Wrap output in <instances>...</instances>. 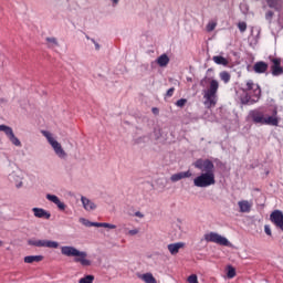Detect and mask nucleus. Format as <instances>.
<instances>
[{
	"instance_id": "1",
	"label": "nucleus",
	"mask_w": 283,
	"mask_h": 283,
	"mask_svg": "<svg viewBox=\"0 0 283 283\" xmlns=\"http://www.w3.org/2000/svg\"><path fill=\"white\" fill-rule=\"evenodd\" d=\"M193 166L201 171V174L193 179L195 187L207 189V187L216 185V166L213 161L209 159H198L195 161Z\"/></svg>"
},
{
	"instance_id": "2",
	"label": "nucleus",
	"mask_w": 283,
	"mask_h": 283,
	"mask_svg": "<svg viewBox=\"0 0 283 283\" xmlns=\"http://www.w3.org/2000/svg\"><path fill=\"white\" fill-rule=\"evenodd\" d=\"M237 94L242 105H255L262 96V88L253 80H248Z\"/></svg>"
},
{
	"instance_id": "3",
	"label": "nucleus",
	"mask_w": 283,
	"mask_h": 283,
	"mask_svg": "<svg viewBox=\"0 0 283 283\" xmlns=\"http://www.w3.org/2000/svg\"><path fill=\"white\" fill-rule=\"evenodd\" d=\"M249 116L255 125H270L272 127L280 125L277 108H256L250 111Z\"/></svg>"
},
{
	"instance_id": "4",
	"label": "nucleus",
	"mask_w": 283,
	"mask_h": 283,
	"mask_svg": "<svg viewBox=\"0 0 283 283\" xmlns=\"http://www.w3.org/2000/svg\"><path fill=\"white\" fill-rule=\"evenodd\" d=\"M209 87L208 90L203 91V105L207 109H211L218 105V90L220 87V83L218 80L208 78Z\"/></svg>"
},
{
	"instance_id": "5",
	"label": "nucleus",
	"mask_w": 283,
	"mask_h": 283,
	"mask_svg": "<svg viewBox=\"0 0 283 283\" xmlns=\"http://www.w3.org/2000/svg\"><path fill=\"white\" fill-rule=\"evenodd\" d=\"M61 253L66 258H74V262L82 266H92V261L87 259V252L80 251L71 245H64L61 247Z\"/></svg>"
},
{
	"instance_id": "6",
	"label": "nucleus",
	"mask_w": 283,
	"mask_h": 283,
	"mask_svg": "<svg viewBox=\"0 0 283 283\" xmlns=\"http://www.w3.org/2000/svg\"><path fill=\"white\" fill-rule=\"evenodd\" d=\"M41 134L44 136V138H46L48 143L51 145V147L53 148L56 156H59V158H65V156H67V154L63 149V146H61V143L54 139L52 133L48 130H41Z\"/></svg>"
},
{
	"instance_id": "7",
	"label": "nucleus",
	"mask_w": 283,
	"mask_h": 283,
	"mask_svg": "<svg viewBox=\"0 0 283 283\" xmlns=\"http://www.w3.org/2000/svg\"><path fill=\"white\" fill-rule=\"evenodd\" d=\"M206 242H213L214 244H219L220 247H229L231 243L229 240L217 232L206 233L203 235Z\"/></svg>"
},
{
	"instance_id": "8",
	"label": "nucleus",
	"mask_w": 283,
	"mask_h": 283,
	"mask_svg": "<svg viewBox=\"0 0 283 283\" xmlns=\"http://www.w3.org/2000/svg\"><path fill=\"white\" fill-rule=\"evenodd\" d=\"M29 244L30 247H38L44 249H59V242L50 240L31 239L29 240Z\"/></svg>"
},
{
	"instance_id": "9",
	"label": "nucleus",
	"mask_w": 283,
	"mask_h": 283,
	"mask_svg": "<svg viewBox=\"0 0 283 283\" xmlns=\"http://www.w3.org/2000/svg\"><path fill=\"white\" fill-rule=\"evenodd\" d=\"M272 65L270 67L272 76H282L283 67H282V59L272 57L270 59Z\"/></svg>"
},
{
	"instance_id": "10",
	"label": "nucleus",
	"mask_w": 283,
	"mask_h": 283,
	"mask_svg": "<svg viewBox=\"0 0 283 283\" xmlns=\"http://www.w3.org/2000/svg\"><path fill=\"white\" fill-rule=\"evenodd\" d=\"M270 221L276 229H280V231H283V212L282 210H274L270 214Z\"/></svg>"
},
{
	"instance_id": "11",
	"label": "nucleus",
	"mask_w": 283,
	"mask_h": 283,
	"mask_svg": "<svg viewBox=\"0 0 283 283\" xmlns=\"http://www.w3.org/2000/svg\"><path fill=\"white\" fill-rule=\"evenodd\" d=\"M253 71L255 72V74H266V72L269 71V64L264 61H259L254 63Z\"/></svg>"
},
{
	"instance_id": "12",
	"label": "nucleus",
	"mask_w": 283,
	"mask_h": 283,
	"mask_svg": "<svg viewBox=\"0 0 283 283\" xmlns=\"http://www.w3.org/2000/svg\"><path fill=\"white\" fill-rule=\"evenodd\" d=\"M191 176H193L191 174V170L181 171V172L171 175L170 180L171 182H178L180 180H184V178H191Z\"/></svg>"
},
{
	"instance_id": "13",
	"label": "nucleus",
	"mask_w": 283,
	"mask_h": 283,
	"mask_svg": "<svg viewBox=\"0 0 283 283\" xmlns=\"http://www.w3.org/2000/svg\"><path fill=\"white\" fill-rule=\"evenodd\" d=\"M46 199H49L50 202H53L54 205H56L60 211H65L67 206H65V203H63V201H61V199H59L56 195H46Z\"/></svg>"
},
{
	"instance_id": "14",
	"label": "nucleus",
	"mask_w": 283,
	"mask_h": 283,
	"mask_svg": "<svg viewBox=\"0 0 283 283\" xmlns=\"http://www.w3.org/2000/svg\"><path fill=\"white\" fill-rule=\"evenodd\" d=\"M180 249H185L184 242L168 244V251L171 255H178V253H180Z\"/></svg>"
},
{
	"instance_id": "15",
	"label": "nucleus",
	"mask_w": 283,
	"mask_h": 283,
	"mask_svg": "<svg viewBox=\"0 0 283 283\" xmlns=\"http://www.w3.org/2000/svg\"><path fill=\"white\" fill-rule=\"evenodd\" d=\"M240 213H250L251 208L253 207V203L250 202L249 200H241L238 202Z\"/></svg>"
},
{
	"instance_id": "16",
	"label": "nucleus",
	"mask_w": 283,
	"mask_h": 283,
	"mask_svg": "<svg viewBox=\"0 0 283 283\" xmlns=\"http://www.w3.org/2000/svg\"><path fill=\"white\" fill-rule=\"evenodd\" d=\"M32 212L35 218H44L45 220H50V218H52V214H50V212H48L43 208H33Z\"/></svg>"
},
{
	"instance_id": "17",
	"label": "nucleus",
	"mask_w": 283,
	"mask_h": 283,
	"mask_svg": "<svg viewBox=\"0 0 283 283\" xmlns=\"http://www.w3.org/2000/svg\"><path fill=\"white\" fill-rule=\"evenodd\" d=\"M81 200L85 211H94V209H96V203L93 202L92 200L85 197H82Z\"/></svg>"
},
{
	"instance_id": "18",
	"label": "nucleus",
	"mask_w": 283,
	"mask_h": 283,
	"mask_svg": "<svg viewBox=\"0 0 283 283\" xmlns=\"http://www.w3.org/2000/svg\"><path fill=\"white\" fill-rule=\"evenodd\" d=\"M159 67H167L169 65V56L167 54H161L157 60Z\"/></svg>"
},
{
	"instance_id": "19",
	"label": "nucleus",
	"mask_w": 283,
	"mask_h": 283,
	"mask_svg": "<svg viewBox=\"0 0 283 283\" xmlns=\"http://www.w3.org/2000/svg\"><path fill=\"white\" fill-rule=\"evenodd\" d=\"M212 61L217 64V65H223L224 67H227V65H229V60H227L224 56L222 55H214L212 57Z\"/></svg>"
},
{
	"instance_id": "20",
	"label": "nucleus",
	"mask_w": 283,
	"mask_h": 283,
	"mask_svg": "<svg viewBox=\"0 0 283 283\" xmlns=\"http://www.w3.org/2000/svg\"><path fill=\"white\" fill-rule=\"evenodd\" d=\"M25 264H33V262H43V255H28L24 258Z\"/></svg>"
},
{
	"instance_id": "21",
	"label": "nucleus",
	"mask_w": 283,
	"mask_h": 283,
	"mask_svg": "<svg viewBox=\"0 0 283 283\" xmlns=\"http://www.w3.org/2000/svg\"><path fill=\"white\" fill-rule=\"evenodd\" d=\"M269 8H273L274 10H281L283 0H265Z\"/></svg>"
},
{
	"instance_id": "22",
	"label": "nucleus",
	"mask_w": 283,
	"mask_h": 283,
	"mask_svg": "<svg viewBox=\"0 0 283 283\" xmlns=\"http://www.w3.org/2000/svg\"><path fill=\"white\" fill-rule=\"evenodd\" d=\"M139 277L145 283H156V277H154V274L151 273L142 274Z\"/></svg>"
},
{
	"instance_id": "23",
	"label": "nucleus",
	"mask_w": 283,
	"mask_h": 283,
	"mask_svg": "<svg viewBox=\"0 0 283 283\" xmlns=\"http://www.w3.org/2000/svg\"><path fill=\"white\" fill-rule=\"evenodd\" d=\"M9 140L12 143V145H15V147H21V140L14 136V132L8 136Z\"/></svg>"
},
{
	"instance_id": "24",
	"label": "nucleus",
	"mask_w": 283,
	"mask_h": 283,
	"mask_svg": "<svg viewBox=\"0 0 283 283\" xmlns=\"http://www.w3.org/2000/svg\"><path fill=\"white\" fill-rule=\"evenodd\" d=\"M219 76L223 83H229V81H231V74H229L227 71L221 72Z\"/></svg>"
},
{
	"instance_id": "25",
	"label": "nucleus",
	"mask_w": 283,
	"mask_h": 283,
	"mask_svg": "<svg viewBox=\"0 0 283 283\" xmlns=\"http://www.w3.org/2000/svg\"><path fill=\"white\" fill-rule=\"evenodd\" d=\"M0 132H3L6 136H10L13 133L12 127L6 125H0Z\"/></svg>"
},
{
	"instance_id": "26",
	"label": "nucleus",
	"mask_w": 283,
	"mask_h": 283,
	"mask_svg": "<svg viewBox=\"0 0 283 283\" xmlns=\"http://www.w3.org/2000/svg\"><path fill=\"white\" fill-rule=\"evenodd\" d=\"M78 283H94V275L90 274L80 279Z\"/></svg>"
},
{
	"instance_id": "27",
	"label": "nucleus",
	"mask_w": 283,
	"mask_h": 283,
	"mask_svg": "<svg viewBox=\"0 0 283 283\" xmlns=\"http://www.w3.org/2000/svg\"><path fill=\"white\" fill-rule=\"evenodd\" d=\"M227 270H228L227 275L229 280H233V277L235 276V268L229 265Z\"/></svg>"
},
{
	"instance_id": "28",
	"label": "nucleus",
	"mask_w": 283,
	"mask_h": 283,
	"mask_svg": "<svg viewBox=\"0 0 283 283\" xmlns=\"http://www.w3.org/2000/svg\"><path fill=\"white\" fill-rule=\"evenodd\" d=\"M217 25H218L217 22H213V21L208 22V24L206 27L207 32H213V30H216Z\"/></svg>"
},
{
	"instance_id": "29",
	"label": "nucleus",
	"mask_w": 283,
	"mask_h": 283,
	"mask_svg": "<svg viewBox=\"0 0 283 283\" xmlns=\"http://www.w3.org/2000/svg\"><path fill=\"white\" fill-rule=\"evenodd\" d=\"M46 41L49 43V48H54V46L59 45L56 38H46Z\"/></svg>"
},
{
	"instance_id": "30",
	"label": "nucleus",
	"mask_w": 283,
	"mask_h": 283,
	"mask_svg": "<svg viewBox=\"0 0 283 283\" xmlns=\"http://www.w3.org/2000/svg\"><path fill=\"white\" fill-rule=\"evenodd\" d=\"M238 28L240 32H247V22H239Z\"/></svg>"
},
{
	"instance_id": "31",
	"label": "nucleus",
	"mask_w": 283,
	"mask_h": 283,
	"mask_svg": "<svg viewBox=\"0 0 283 283\" xmlns=\"http://www.w3.org/2000/svg\"><path fill=\"white\" fill-rule=\"evenodd\" d=\"M188 282L189 283H199L198 282V275L191 274L190 276H188Z\"/></svg>"
},
{
	"instance_id": "32",
	"label": "nucleus",
	"mask_w": 283,
	"mask_h": 283,
	"mask_svg": "<svg viewBox=\"0 0 283 283\" xmlns=\"http://www.w3.org/2000/svg\"><path fill=\"white\" fill-rule=\"evenodd\" d=\"M177 107H185L187 105V99L181 98L176 102Z\"/></svg>"
},
{
	"instance_id": "33",
	"label": "nucleus",
	"mask_w": 283,
	"mask_h": 283,
	"mask_svg": "<svg viewBox=\"0 0 283 283\" xmlns=\"http://www.w3.org/2000/svg\"><path fill=\"white\" fill-rule=\"evenodd\" d=\"M80 222H82L84 227H92V222L85 218H81Z\"/></svg>"
},
{
	"instance_id": "34",
	"label": "nucleus",
	"mask_w": 283,
	"mask_h": 283,
	"mask_svg": "<svg viewBox=\"0 0 283 283\" xmlns=\"http://www.w3.org/2000/svg\"><path fill=\"white\" fill-rule=\"evenodd\" d=\"M103 228L104 229H116V224L103 222Z\"/></svg>"
},
{
	"instance_id": "35",
	"label": "nucleus",
	"mask_w": 283,
	"mask_h": 283,
	"mask_svg": "<svg viewBox=\"0 0 283 283\" xmlns=\"http://www.w3.org/2000/svg\"><path fill=\"white\" fill-rule=\"evenodd\" d=\"M174 92H176V88L171 87L167 91L166 96H168V98H171V96H174Z\"/></svg>"
},
{
	"instance_id": "36",
	"label": "nucleus",
	"mask_w": 283,
	"mask_h": 283,
	"mask_svg": "<svg viewBox=\"0 0 283 283\" xmlns=\"http://www.w3.org/2000/svg\"><path fill=\"white\" fill-rule=\"evenodd\" d=\"M264 231H265L266 235H273V233L271 232V226L265 224L264 226Z\"/></svg>"
},
{
	"instance_id": "37",
	"label": "nucleus",
	"mask_w": 283,
	"mask_h": 283,
	"mask_svg": "<svg viewBox=\"0 0 283 283\" xmlns=\"http://www.w3.org/2000/svg\"><path fill=\"white\" fill-rule=\"evenodd\" d=\"M137 233H138V229H134L128 232V235H137Z\"/></svg>"
},
{
	"instance_id": "38",
	"label": "nucleus",
	"mask_w": 283,
	"mask_h": 283,
	"mask_svg": "<svg viewBox=\"0 0 283 283\" xmlns=\"http://www.w3.org/2000/svg\"><path fill=\"white\" fill-rule=\"evenodd\" d=\"M92 227L101 228L103 227V222H92Z\"/></svg>"
},
{
	"instance_id": "39",
	"label": "nucleus",
	"mask_w": 283,
	"mask_h": 283,
	"mask_svg": "<svg viewBox=\"0 0 283 283\" xmlns=\"http://www.w3.org/2000/svg\"><path fill=\"white\" fill-rule=\"evenodd\" d=\"M91 41H92V43H94L95 50H101V45H98V43H96V41L94 39H92Z\"/></svg>"
},
{
	"instance_id": "40",
	"label": "nucleus",
	"mask_w": 283,
	"mask_h": 283,
	"mask_svg": "<svg viewBox=\"0 0 283 283\" xmlns=\"http://www.w3.org/2000/svg\"><path fill=\"white\" fill-rule=\"evenodd\" d=\"M273 17V11H268L266 12V19H271Z\"/></svg>"
},
{
	"instance_id": "41",
	"label": "nucleus",
	"mask_w": 283,
	"mask_h": 283,
	"mask_svg": "<svg viewBox=\"0 0 283 283\" xmlns=\"http://www.w3.org/2000/svg\"><path fill=\"white\" fill-rule=\"evenodd\" d=\"M135 216H136L137 218H144L143 213H140L139 211H137V212L135 213Z\"/></svg>"
},
{
	"instance_id": "42",
	"label": "nucleus",
	"mask_w": 283,
	"mask_h": 283,
	"mask_svg": "<svg viewBox=\"0 0 283 283\" xmlns=\"http://www.w3.org/2000/svg\"><path fill=\"white\" fill-rule=\"evenodd\" d=\"M153 114H158V108H153Z\"/></svg>"
},
{
	"instance_id": "43",
	"label": "nucleus",
	"mask_w": 283,
	"mask_h": 283,
	"mask_svg": "<svg viewBox=\"0 0 283 283\" xmlns=\"http://www.w3.org/2000/svg\"><path fill=\"white\" fill-rule=\"evenodd\" d=\"M113 6H118V0H113Z\"/></svg>"
},
{
	"instance_id": "44",
	"label": "nucleus",
	"mask_w": 283,
	"mask_h": 283,
	"mask_svg": "<svg viewBox=\"0 0 283 283\" xmlns=\"http://www.w3.org/2000/svg\"><path fill=\"white\" fill-rule=\"evenodd\" d=\"M22 185H23V182L20 181L19 184L15 185V187H18V189H19V187H21Z\"/></svg>"
},
{
	"instance_id": "45",
	"label": "nucleus",
	"mask_w": 283,
	"mask_h": 283,
	"mask_svg": "<svg viewBox=\"0 0 283 283\" xmlns=\"http://www.w3.org/2000/svg\"><path fill=\"white\" fill-rule=\"evenodd\" d=\"M2 244H3V241H0V247H2Z\"/></svg>"
}]
</instances>
